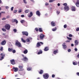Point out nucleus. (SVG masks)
Here are the masks:
<instances>
[{"mask_svg": "<svg viewBox=\"0 0 79 79\" xmlns=\"http://www.w3.org/2000/svg\"><path fill=\"white\" fill-rule=\"evenodd\" d=\"M10 28V26L9 24H6L5 25V28L7 31H9Z\"/></svg>", "mask_w": 79, "mask_h": 79, "instance_id": "f257e3e1", "label": "nucleus"}, {"mask_svg": "<svg viewBox=\"0 0 79 79\" xmlns=\"http://www.w3.org/2000/svg\"><path fill=\"white\" fill-rule=\"evenodd\" d=\"M21 56L23 57V58L22 59V60L24 61H26L28 60V58H27L26 57L24 56L23 55H21Z\"/></svg>", "mask_w": 79, "mask_h": 79, "instance_id": "f03ea898", "label": "nucleus"}, {"mask_svg": "<svg viewBox=\"0 0 79 79\" xmlns=\"http://www.w3.org/2000/svg\"><path fill=\"white\" fill-rule=\"evenodd\" d=\"M22 34L26 36H28V33L27 31H22Z\"/></svg>", "mask_w": 79, "mask_h": 79, "instance_id": "7ed1b4c3", "label": "nucleus"}, {"mask_svg": "<svg viewBox=\"0 0 79 79\" xmlns=\"http://www.w3.org/2000/svg\"><path fill=\"white\" fill-rule=\"evenodd\" d=\"M44 78L45 79H47L48 78L49 76L48 73H46L43 76Z\"/></svg>", "mask_w": 79, "mask_h": 79, "instance_id": "20e7f679", "label": "nucleus"}, {"mask_svg": "<svg viewBox=\"0 0 79 79\" xmlns=\"http://www.w3.org/2000/svg\"><path fill=\"white\" fill-rule=\"evenodd\" d=\"M10 64H11L12 65L15 64V60L12 59L10 60Z\"/></svg>", "mask_w": 79, "mask_h": 79, "instance_id": "39448f33", "label": "nucleus"}, {"mask_svg": "<svg viewBox=\"0 0 79 79\" xmlns=\"http://www.w3.org/2000/svg\"><path fill=\"white\" fill-rule=\"evenodd\" d=\"M44 37H45V35L43 34H41L40 35V39L41 40H43Z\"/></svg>", "mask_w": 79, "mask_h": 79, "instance_id": "423d86ee", "label": "nucleus"}, {"mask_svg": "<svg viewBox=\"0 0 79 79\" xmlns=\"http://www.w3.org/2000/svg\"><path fill=\"white\" fill-rule=\"evenodd\" d=\"M69 8L68 6H66L64 7V10H66V11L69 10Z\"/></svg>", "mask_w": 79, "mask_h": 79, "instance_id": "0eeeda50", "label": "nucleus"}, {"mask_svg": "<svg viewBox=\"0 0 79 79\" xmlns=\"http://www.w3.org/2000/svg\"><path fill=\"white\" fill-rule=\"evenodd\" d=\"M15 45L19 47H20V43L18 41L16 40Z\"/></svg>", "mask_w": 79, "mask_h": 79, "instance_id": "6e6552de", "label": "nucleus"}, {"mask_svg": "<svg viewBox=\"0 0 79 79\" xmlns=\"http://www.w3.org/2000/svg\"><path fill=\"white\" fill-rule=\"evenodd\" d=\"M43 52H42V50H41V49L39 50H38V53H37V55H40L42 54Z\"/></svg>", "mask_w": 79, "mask_h": 79, "instance_id": "1a4fd4ad", "label": "nucleus"}, {"mask_svg": "<svg viewBox=\"0 0 79 79\" xmlns=\"http://www.w3.org/2000/svg\"><path fill=\"white\" fill-rule=\"evenodd\" d=\"M6 40H4V41H2V42L0 43V45H4L6 44Z\"/></svg>", "mask_w": 79, "mask_h": 79, "instance_id": "9d476101", "label": "nucleus"}, {"mask_svg": "<svg viewBox=\"0 0 79 79\" xmlns=\"http://www.w3.org/2000/svg\"><path fill=\"white\" fill-rule=\"evenodd\" d=\"M36 14L37 16H40V13L39 11H37L36 12Z\"/></svg>", "mask_w": 79, "mask_h": 79, "instance_id": "9b49d317", "label": "nucleus"}, {"mask_svg": "<svg viewBox=\"0 0 79 79\" xmlns=\"http://www.w3.org/2000/svg\"><path fill=\"white\" fill-rule=\"evenodd\" d=\"M12 69L14 70V72H17L18 71V69L16 67H14L12 68Z\"/></svg>", "mask_w": 79, "mask_h": 79, "instance_id": "f8f14e48", "label": "nucleus"}, {"mask_svg": "<svg viewBox=\"0 0 79 79\" xmlns=\"http://www.w3.org/2000/svg\"><path fill=\"white\" fill-rule=\"evenodd\" d=\"M74 43H75L74 46H76L77 45H78V41L77 40H75V41H74Z\"/></svg>", "mask_w": 79, "mask_h": 79, "instance_id": "ddd939ff", "label": "nucleus"}, {"mask_svg": "<svg viewBox=\"0 0 79 79\" xmlns=\"http://www.w3.org/2000/svg\"><path fill=\"white\" fill-rule=\"evenodd\" d=\"M62 47H63V48L64 49H65L66 48L67 46L66 45H65V43H64L63 44H62Z\"/></svg>", "mask_w": 79, "mask_h": 79, "instance_id": "4468645a", "label": "nucleus"}, {"mask_svg": "<svg viewBox=\"0 0 79 79\" xmlns=\"http://www.w3.org/2000/svg\"><path fill=\"white\" fill-rule=\"evenodd\" d=\"M33 16V12H30V14H28V17L29 18Z\"/></svg>", "mask_w": 79, "mask_h": 79, "instance_id": "2eb2a0df", "label": "nucleus"}, {"mask_svg": "<svg viewBox=\"0 0 79 79\" xmlns=\"http://www.w3.org/2000/svg\"><path fill=\"white\" fill-rule=\"evenodd\" d=\"M75 5L76 6H77V7H79V1H77V2H76Z\"/></svg>", "mask_w": 79, "mask_h": 79, "instance_id": "dca6fc26", "label": "nucleus"}, {"mask_svg": "<svg viewBox=\"0 0 79 79\" xmlns=\"http://www.w3.org/2000/svg\"><path fill=\"white\" fill-rule=\"evenodd\" d=\"M71 10L73 11H76V8H75V7H74V6H72L71 7Z\"/></svg>", "mask_w": 79, "mask_h": 79, "instance_id": "f3484780", "label": "nucleus"}, {"mask_svg": "<svg viewBox=\"0 0 79 79\" xmlns=\"http://www.w3.org/2000/svg\"><path fill=\"white\" fill-rule=\"evenodd\" d=\"M38 31L40 32H43V30H42V28H38Z\"/></svg>", "mask_w": 79, "mask_h": 79, "instance_id": "a211bd4d", "label": "nucleus"}, {"mask_svg": "<svg viewBox=\"0 0 79 79\" xmlns=\"http://www.w3.org/2000/svg\"><path fill=\"white\" fill-rule=\"evenodd\" d=\"M51 25H52V27H54L56 26V24H55V23L54 22V21L51 22Z\"/></svg>", "mask_w": 79, "mask_h": 79, "instance_id": "6ab92c4d", "label": "nucleus"}, {"mask_svg": "<svg viewBox=\"0 0 79 79\" xmlns=\"http://www.w3.org/2000/svg\"><path fill=\"white\" fill-rule=\"evenodd\" d=\"M48 50H49L48 47H45V48L44 49V51H47Z\"/></svg>", "mask_w": 79, "mask_h": 79, "instance_id": "aec40b11", "label": "nucleus"}, {"mask_svg": "<svg viewBox=\"0 0 79 79\" xmlns=\"http://www.w3.org/2000/svg\"><path fill=\"white\" fill-rule=\"evenodd\" d=\"M44 73V71L42 70H40V71L38 72V73L40 74H43V73Z\"/></svg>", "mask_w": 79, "mask_h": 79, "instance_id": "412c9836", "label": "nucleus"}, {"mask_svg": "<svg viewBox=\"0 0 79 79\" xmlns=\"http://www.w3.org/2000/svg\"><path fill=\"white\" fill-rule=\"evenodd\" d=\"M27 53H28V50H27V49H25V50L23 51V53L24 54H26Z\"/></svg>", "mask_w": 79, "mask_h": 79, "instance_id": "4be33fe9", "label": "nucleus"}, {"mask_svg": "<svg viewBox=\"0 0 79 79\" xmlns=\"http://www.w3.org/2000/svg\"><path fill=\"white\" fill-rule=\"evenodd\" d=\"M21 41L23 42V43H26V40L23 39V38H21Z\"/></svg>", "mask_w": 79, "mask_h": 79, "instance_id": "5701e85b", "label": "nucleus"}, {"mask_svg": "<svg viewBox=\"0 0 79 79\" xmlns=\"http://www.w3.org/2000/svg\"><path fill=\"white\" fill-rule=\"evenodd\" d=\"M40 46H41L40 44H39V43H37L36 44V47H39Z\"/></svg>", "mask_w": 79, "mask_h": 79, "instance_id": "b1692460", "label": "nucleus"}, {"mask_svg": "<svg viewBox=\"0 0 79 79\" xmlns=\"http://www.w3.org/2000/svg\"><path fill=\"white\" fill-rule=\"evenodd\" d=\"M14 22H15L16 23V24H17L18 23V20H16V19H14V20H13V21H12V23Z\"/></svg>", "mask_w": 79, "mask_h": 79, "instance_id": "393cba45", "label": "nucleus"}, {"mask_svg": "<svg viewBox=\"0 0 79 79\" xmlns=\"http://www.w3.org/2000/svg\"><path fill=\"white\" fill-rule=\"evenodd\" d=\"M58 53V50H54L53 52V53L54 54H56V53Z\"/></svg>", "mask_w": 79, "mask_h": 79, "instance_id": "a878e982", "label": "nucleus"}, {"mask_svg": "<svg viewBox=\"0 0 79 79\" xmlns=\"http://www.w3.org/2000/svg\"><path fill=\"white\" fill-rule=\"evenodd\" d=\"M13 51V49L10 48H8V51L9 52H11L12 51Z\"/></svg>", "mask_w": 79, "mask_h": 79, "instance_id": "bb28decb", "label": "nucleus"}, {"mask_svg": "<svg viewBox=\"0 0 79 79\" xmlns=\"http://www.w3.org/2000/svg\"><path fill=\"white\" fill-rule=\"evenodd\" d=\"M32 69V68L31 67H29L27 69V70L28 71H31Z\"/></svg>", "mask_w": 79, "mask_h": 79, "instance_id": "cd10ccee", "label": "nucleus"}, {"mask_svg": "<svg viewBox=\"0 0 79 79\" xmlns=\"http://www.w3.org/2000/svg\"><path fill=\"white\" fill-rule=\"evenodd\" d=\"M23 66H20V71L24 70V69H23Z\"/></svg>", "mask_w": 79, "mask_h": 79, "instance_id": "c85d7f7f", "label": "nucleus"}, {"mask_svg": "<svg viewBox=\"0 0 79 79\" xmlns=\"http://www.w3.org/2000/svg\"><path fill=\"white\" fill-rule=\"evenodd\" d=\"M20 22H21V23H25V21H24V20H22L20 21Z\"/></svg>", "mask_w": 79, "mask_h": 79, "instance_id": "c756f323", "label": "nucleus"}, {"mask_svg": "<svg viewBox=\"0 0 79 79\" xmlns=\"http://www.w3.org/2000/svg\"><path fill=\"white\" fill-rule=\"evenodd\" d=\"M26 40V41H27V42L28 43L30 42V39L29 38L27 39V40Z\"/></svg>", "mask_w": 79, "mask_h": 79, "instance_id": "7c9ffc66", "label": "nucleus"}, {"mask_svg": "<svg viewBox=\"0 0 79 79\" xmlns=\"http://www.w3.org/2000/svg\"><path fill=\"white\" fill-rule=\"evenodd\" d=\"M73 64L74 65H76L77 64V62H75L73 63Z\"/></svg>", "mask_w": 79, "mask_h": 79, "instance_id": "2f4dec72", "label": "nucleus"}, {"mask_svg": "<svg viewBox=\"0 0 79 79\" xmlns=\"http://www.w3.org/2000/svg\"><path fill=\"white\" fill-rule=\"evenodd\" d=\"M66 38H67V39H68V40H72V38H69L68 37H66Z\"/></svg>", "mask_w": 79, "mask_h": 79, "instance_id": "473e14b6", "label": "nucleus"}, {"mask_svg": "<svg viewBox=\"0 0 79 79\" xmlns=\"http://www.w3.org/2000/svg\"><path fill=\"white\" fill-rule=\"evenodd\" d=\"M0 50L1 51H3V47H0Z\"/></svg>", "mask_w": 79, "mask_h": 79, "instance_id": "72a5a7b5", "label": "nucleus"}, {"mask_svg": "<svg viewBox=\"0 0 79 79\" xmlns=\"http://www.w3.org/2000/svg\"><path fill=\"white\" fill-rule=\"evenodd\" d=\"M0 55H1V56H2L3 57H5V55L4 54H3V53L0 54Z\"/></svg>", "mask_w": 79, "mask_h": 79, "instance_id": "f704fd0d", "label": "nucleus"}, {"mask_svg": "<svg viewBox=\"0 0 79 79\" xmlns=\"http://www.w3.org/2000/svg\"><path fill=\"white\" fill-rule=\"evenodd\" d=\"M29 10H25V13H28L29 12Z\"/></svg>", "mask_w": 79, "mask_h": 79, "instance_id": "c9c22d12", "label": "nucleus"}, {"mask_svg": "<svg viewBox=\"0 0 79 79\" xmlns=\"http://www.w3.org/2000/svg\"><path fill=\"white\" fill-rule=\"evenodd\" d=\"M6 29H4V28H2V31H4V32H6Z\"/></svg>", "mask_w": 79, "mask_h": 79, "instance_id": "e433bc0d", "label": "nucleus"}, {"mask_svg": "<svg viewBox=\"0 0 79 79\" xmlns=\"http://www.w3.org/2000/svg\"><path fill=\"white\" fill-rule=\"evenodd\" d=\"M67 27V25H64V28H66Z\"/></svg>", "mask_w": 79, "mask_h": 79, "instance_id": "4c0bfd02", "label": "nucleus"}, {"mask_svg": "<svg viewBox=\"0 0 79 79\" xmlns=\"http://www.w3.org/2000/svg\"><path fill=\"white\" fill-rule=\"evenodd\" d=\"M57 30V29L56 28H54V29H52V31H56V30Z\"/></svg>", "mask_w": 79, "mask_h": 79, "instance_id": "58836bf2", "label": "nucleus"}, {"mask_svg": "<svg viewBox=\"0 0 79 79\" xmlns=\"http://www.w3.org/2000/svg\"><path fill=\"white\" fill-rule=\"evenodd\" d=\"M12 51V53H16V50H13Z\"/></svg>", "mask_w": 79, "mask_h": 79, "instance_id": "ea45409f", "label": "nucleus"}, {"mask_svg": "<svg viewBox=\"0 0 79 79\" xmlns=\"http://www.w3.org/2000/svg\"><path fill=\"white\" fill-rule=\"evenodd\" d=\"M63 5H64V6H67V3H64L63 4Z\"/></svg>", "mask_w": 79, "mask_h": 79, "instance_id": "a19ab883", "label": "nucleus"}, {"mask_svg": "<svg viewBox=\"0 0 79 79\" xmlns=\"http://www.w3.org/2000/svg\"><path fill=\"white\" fill-rule=\"evenodd\" d=\"M4 56H2L1 57V59H0V60H2L3 59H4Z\"/></svg>", "mask_w": 79, "mask_h": 79, "instance_id": "79ce46f5", "label": "nucleus"}, {"mask_svg": "<svg viewBox=\"0 0 79 79\" xmlns=\"http://www.w3.org/2000/svg\"><path fill=\"white\" fill-rule=\"evenodd\" d=\"M13 9H14V7H11V8H10V10L11 11L13 10Z\"/></svg>", "mask_w": 79, "mask_h": 79, "instance_id": "37998d69", "label": "nucleus"}, {"mask_svg": "<svg viewBox=\"0 0 79 79\" xmlns=\"http://www.w3.org/2000/svg\"><path fill=\"white\" fill-rule=\"evenodd\" d=\"M13 31H14V32H16V31H17V30L16 29H14V30H13Z\"/></svg>", "mask_w": 79, "mask_h": 79, "instance_id": "c03bdc74", "label": "nucleus"}, {"mask_svg": "<svg viewBox=\"0 0 79 79\" xmlns=\"http://www.w3.org/2000/svg\"><path fill=\"white\" fill-rule=\"evenodd\" d=\"M38 43H39V44H41L42 45H43L44 44V43L42 42H38Z\"/></svg>", "mask_w": 79, "mask_h": 79, "instance_id": "a18cd8bd", "label": "nucleus"}, {"mask_svg": "<svg viewBox=\"0 0 79 79\" xmlns=\"http://www.w3.org/2000/svg\"><path fill=\"white\" fill-rule=\"evenodd\" d=\"M38 28H35V31H36V32H38Z\"/></svg>", "mask_w": 79, "mask_h": 79, "instance_id": "49530a36", "label": "nucleus"}, {"mask_svg": "<svg viewBox=\"0 0 79 79\" xmlns=\"http://www.w3.org/2000/svg\"><path fill=\"white\" fill-rule=\"evenodd\" d=\"M21 17L24 18V15H21Z\"/></svg>", "mask_w": 79, "mask_h": 79, "instance_id": "de8ad7c7", "label": "nucleus"}, {"mask_svg": "<svg viewBox=\"0 0 79 79\" xmlns=\"http://www.w3.org/2000/svg\"><path fill=\"white\" fill-rule=\"evenodd\" d=\"M76 31H79V28H77V29H76Z\"/></svg>", "mask_w": 79, "mask_h": 79, "instance_id": "09e8293b", "label": "nucleus"}, {"mask_svg": "<svg viewBox=\"0 0 79 79\" xmlns=\"http://www.w3.org/2000/svg\"><path fill=\"white\" fill-rule=\"evenodd\" d=\"M69 37H73V35L71 34L69 35Z\"/></svg>", "mask_w": 79, "mask_h": 79, "instance_id": "8fccbe9b", "label": "nucleus"}, {"mask_svg": "<svg viewBox=\"0 0 79 79\" xmlns=\"http://www.w3.org/2000/svg\"><path fill=\"white\" fill-rule=\"evenodd\" d=\"M71 49H69L68 50V52H71Z\"/></svg>", "mask_w": 79, "mask_h": 79, "instance_id": "3c124183", "label": "nucleus"}, {"mask_svg": "<svg viewBox=\"0 0 79 79\" xmlns=\"http://www.w3.org/2000/svg\"><path fill=\"white\" fill-rule=\"evenodd\" d=\"M66 42V43H68V42H70V40H68L67 41H65Z\"/></svg>", "mask_w": 79, "mask_h": 79, "instance_id": "603ef678", "label": "nucleus"}, {"mask_svg": "<svg viewBox=\"0 0 79 79\" xmlns=\"http://www.w3.org/2000/svg\"><path fill=\"white\" fill-rule=\"evenodd\" d=\"M6 19V18H3L2 19V20H5Z\"/></svg>", "mask_w": 79, "mask_h": 79, "instance_id": "864d4df0", "label": "nucleus"}, {"mask_svg": "<svg viewBox=\"0 0 79 79\" xmlns=\"http://www.w3.org/2000/svg\"><path fill=\"white\" fill-rule=\"evenodd\" d=\"M74 51H75V52H77V48H74Z\"/></svg>", "mask_w": 79, "mask_h": 79, "instance_id": "5fc2aeb1", "label": "nucleus"}, {"mask_svg": "<svg viewBox=\"0 0 79 79\" xmlns=\"http://www.w3.org/2000/svg\"><path fill=\"white\" fill-rule=\"evenodd\" d=\"M54 77H55V75H52V77H53V78H54Z\"/></svg>", "mask_w": 79, "mask_h": 79, "instance_id": "6e6d98bb", "label": "nucleus"}, {"mask_svg": "<svg viewBox=\"0 0 79 79\" xmlns=\"http://www.w3.org/2000/svg\"><path fill=\"white\" fill-rule=\"evenodd\" d=\"M56 13H57V15H58L59 14V13H60V12L57 11Z\"/></svg>", "mask_w": 79, "mask_h": 79, "instance_id": "4d7b16f0", "label": "nucleus"}, {"mask_svg": "<svg viewBox=\"0 0 79 79\" xmlns=\"http://www.w3.org/2000/svg\"><path fill=\"white\" fill-rule=\"evenodd\" d=\"M54 1H49V2L50 3H52V2H53Z\"/></svg>", "mask_w": 79, "mask_h": 79, "instance_id": "13d9d810", "label": "nucleus"}, {"mask_svg": "<svg viewBox=\"0 0 79 79\" xmlns=\"http://www.w3.org/2000/svg\"><path fill=\"white\" fill-rule=\"evenodd\" d=\"M6 9H9V7H8V6H6Z\"/></svg>", "mask_w": 79, "mask_h": 79, "instance_id": "bf43d9fd", "label": "nucleus"}, {"mask_svg": "<svg viewBox=\"0 0 79 79\" xmlns=\"http://www.w3.org/2000/svg\"><path fill=\"white\" fill-rule=\"evenodd\" d=\"M23 2L24 3H27V2L26 1H23Z\"/></svg>", "mask_w": 79, "mask_h": 79, "instance_id": "052dcab7", "label": "nucleus"}, {"mask_svg": "<svg viewBox=\"0 0 79 79\" xmlns=\"http://www.w3.org/2000/svg\"><path fill=\"white\" fill-rule=\"evenodd\" d=\"M17 12V10H15L14 11V13H16Z\"/></svg>", "mask_w": 79, "mask_h": 79, "instance_id": "680f3d73", "label": "nucleus"}, {"mask_svg": "<svg viewBox=\"0 0 79 79\" xmlns=\"http://www.w3.org/2000/svg\"><path fill=\"white\" fill-rule=\"evenodd\" d=\"M9 18V16H7L6 17V19H8Z\"/></svg>", "mask_w": 79, "mask_h": 79, "instance_id": "e2e57ef3", "label": "nucleus"}, {"mask_svg": "<svg viewBox=\"0 0 79 79\" xmlns=\"http://www.w3.org/2000/svg\"><path fill=\"white\" fill-rule=\"evenodd\" d=\"M48 5V3H45V5L46 6H47Z\"/></svg>", "mask_w": 79, "mask_h": 79, "instance_id": "0e129e2a", "label": "nucleus"}, {"mask_svg": "<svg viewBox=\"0 0 79 79\" xmlns=\"http://www.w3.org/2000/svg\"><path fill=\"white\" fill-rule=\"evenodd\" d=\"M77 58H79V53H78V55H77Z\"/></svg>", "mask_w": 79, "mask_h": 79, "instance_id": "69168bd1", "label": "nucleus"}, {"mask_svg": "<svg viewBox=\"0 0 79 79\" xmlns=\"http://www.w3.org/2000/svg\"><path fill=\"white\" fill-rule=\"evenodd\" d=\"M77 75H78V76H79V73L78 72L77 73Z\"/></svg>", "mask_w": 79, "mask_h": 79, "instance_id": "338daca9", "label": "nucleus"}, {"mask_svg": "<svg viewBox=\"0 0 79 79\" xmlns=\"http://www.w3.org/2000/svg\"><path fill=\"white\" fill-rule=\"evenodd\" d=\"M74 46V44H71V47H73Z\"/></svg>", "mask_w": 79, "mask_h": 79, "instance_id": "774afa93", "label": "nucleus"}]
</instances>
